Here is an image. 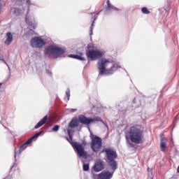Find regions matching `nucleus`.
Masks as SVG:
<instances>
[{
  "label": "nucleus",
  "instance_id": "43",
  "mask_svg": "<svg viewBox=\"0 0 179 179\" xmlns=\"http://www.w3.org/2000/svg\"><path fill=\"white\" fill-rule=\"evenodd\" d=\"M2 85H3V83H0V89H1V87H2Z\"/></svg>",
  "mask_w": 179,
  "mask_h": 179
},
{
  "label": "nucleus",
  "instance_id": "28",
  "mask_svg": "<svg viewBox=\"0 0 179 179\" xmlns=\"http://www.w3.org/2000/svg\"><path fill=\"white\" fill-rule=\"evenodd\" d=\"M45 73H47V75H49V76H52V71H50L48 69H45Z\"/></svg>",
  "mask_w": 179,
  "mask_h": 179
},
{
  "label": "nucleus",
  "instance_id": "18",
  "mask_svg": "<svg viewBox=\"0 0 179 179\" xmlns=\"http://www.w3.org/2000/svg\"><path fill=\"white\" fill-rule=\"evenodd\" d=\"M13 41V35L12 34V32L8 31L6 33V39L4 43L7 45H10Z\"/></svg>",
  "mask_w": 179,
  "mask_h": 179
},
{
  "label": "nucleus",
  "instance_id": "9",
  "mask_svg": "<svg viewBox=\"0 0 179 179\" xmlns=\"http://www.w3.org/2000/svg\"><path fill=\"white\" fill-rule=\"evenodd\" d=\"M47 42L40 36H34L31 38L30 45L32 48H43Z\"/></svg>",
  "mask_w": 179,
  "mask_h": 179
},
{
  "label": "nucleus",
  "instance_id": "41",
  "mask_svg": "<svg viewBox=\"0 0 179 179\" xmlns=\"http://www.w3.org/2000/svg\"><path fill=\"white\" fill-rule=\"evenodd\" d=\"M172 143V145H174V141H173V139L171 141V144Z\"/></svg>",
  "mask_w": 179,
  "mask_h": 179
},
{
  "label": "nucleus",
  "instance_id": "6",
  "mask_svg": "<svg viewBox=\"0 0 179 179\" xmlns=\"http://www.w3.org/2000/svg\"><path fill=\"white\" fill-rule=\"evenodd\" d=\"M86 145H87L86 140H82L81 143L77 141L71 142V146L77 153L79 159H89V153L85 150Z\"/></svg>",
  "mask_w": 179,
  "mask_h": 179
},
{
  "label": "nucleus",
  "instance_id": "3",
  "mask_svg": "<svg viewBox=\"0 0 179 179\" xmlns=\"http://www.w3.org/2000/svg\"><path fill=\"white\" fill-rule=\"evenodd\" d=\"M95 122H102L105 127H107V124L104 122L101 117L96 116L94 117H86L85 115H79L78 117H74L72 118L71 122L69 123V128H76L79 127V124H83V125H90V124H94Z\"/></svg>",
  "mask_w": 179,
  "mask_h": 179
},
{
  "label": "nucleus",
  "instance_id": "2",
  "mask_svg": "<svg viewBox=\"0 0 179 179\" xmlns=\"http://www.w3.org/2000/svg\"><path fill=\"white\" fill-rule=\"evenodd\" d=\"M143 138V130L136 126H131L125 134L127 146L132 149L135 148V145H142Z\"/></svg>",
  "mask_w": 179,
  "mask_h": 179
},
{
  "label": "nucleus",
  "instance_id": "31",
  "mask_svg": "<svg viewBox=\"0 0 179 179\" xmlns=\"http://www.w3.org/2000/svg\"><path fill=\"white\" fill-rule=\"evenodd\" d=\"M75 111H78L77 108H71V113H75Z\"/></svg>",
  "mask_w": 179,
  "mask_h": 179
},
{
  "label": "nucleus",
  "instance_id": "46",
  "mask_svg": "<svg viewBox=\"0 0 179 179\" xmlns=\"http://www.w3.org/2000/svg\"><path fill=\"white\" fill-rule=\"evenodd\" d=\"M148 171H149V168H148Z\"/></svg>",
  "mask_w": 179,
  "mask_h": 179
},
{
  "label": "nucleus",
  "instance_id": "10",
  "mask_svg": "<svg viewBox=\"0 0 179 179\" xmlns=\"http://www.w3.org/2000/svg\"><path fill=\"white\" fill-rule=\"evenodd\" d=\"M110 64H112V66L110 68L106 69L103 76H112V75H114L118 69L122 68L121 64H120V62H116L114 59L113 62H110Z\"/></svg>",
  "mask_w": 179,
  "mask_h": 179
},
{
  "label": "nucleus",
  "instance_id": "36",
  "mask_svg": "<svg viewBox=\"0 0 179 179\" xmlns=\"http://www.w3.org/2000/svg\"><path fill=\"white\" fill-rule=\"evenodd\" d=\"M1 125H3L5 129H8V127H6V126L3 125V124L2 123V121L1 122Z\"/></svg>",
  "mask_w": 179,
  "mask_h": 179
},
{
  "label": "nucleus",
  "instance_id": "15",
  "mask_svg": "<svg viewBox=\"0 0 179 179\" xmlns=\"http://www.w3.org/2000/svg\"><path fill=\"white\" fill-rule=\"evenodd\" d=\"M106 3H107V6L105 8V12L103 13L105 16H107L108 15L107 12H110L111 10H117V12L121 11L120 8L113 6L110 2V0H107Z\"/></svg>",
  "mask_w": 179,
  "mask_h": 179
},
{
  "label": "nucleus",
  "instance_id": "30",
  "mask_svg": "<svg viewBox=\"0 0 179 179\" xmlns=\"http://www.w3.org/2000/svg\"><path fill=\"white\" fill-rule=\"evenodd\" d=\"M26 3H27V5H29L30 6V5H31V1L30 0H26Z\"/></svg>",
  "mask_w": 179,
  "mask_h": 179
},
{
  "label": "nucleus",
  "instance_id": "17",
  "mask_svg": "<svg viewBox=\"0 0 179 179\" xmlns=\"http://www.w3.org/2000/svg\"><path fill=\"white\" fill-rule=\"evenodd\" d=\"M47 120H48V115H45L34 127V129H38L41 127H43L45 122H47Z\"/></svg>",
  "mask_w": 179,
  "mask_h": 179
},
{
  "label": "nucleus",
  "instance_id": "1",
  "mask_svg": "<svg viewBox=\"0 0 179 179\" xmlns=\"http://www.w3.org/2000/svg\"><path fill=\"white\" fill-rule=\"evenodd\" d=\"M84 50L85 48L82 46L76 50V54L68 55L69 58L78 59V61H81V62L84 63L85 65L84 69L90 64V61H97L99 58L104 57V52L99 50H94V46L92 43H89L85 50L87 59L83 57L85 55V53H83Z\"/></svg>",
  "mask_w": 179,
  "mask_h": 179
},
{
  "label": "nucleus",
  "instance_id": "32",
  "mask_svg": "<svg viewBox=\"0 0 179 179\" xmlns=\"http://www.w3.org/2000/svg\"><path fill=\"white\" fill-rule=\"evenodd\" d=\"M17 2H19L20 5H23V0H15Z\"/></svg>",
  "mask_w": 179,
  "mask_h": 179
},
{
  "label": "nucleus",
  "instance_id": "22",
  "mask_svg": "<svg viewBox=\"0 0 179 179\" xmlns=\"http://www.w3.org/2000/svg\"><path fill=\"white\" fill-rule=\"evenodd\" d=\"M13 15H15V16H20V15H22V8H14Z\"/></svg>",
  "mask_w": 179,
  "mask_h": 179
},
{
  "label": "nucleus",
  "instance_id": "39",
  "mask_svg": "<svg viewBox=\"0 0 179 179\" xmlns=\"http://www.w3.org/2000/svg\"><path fill=\"white\" fill-rule=\"evenodd\" d=\"M7 67H8L9 72H10V67H9V64H8Z\"/></svg>",
  "mask_w": 179,
  "mask_h": 179
},
{
  "label": "nucleus",
  "instance_id": "23",
  "mask_svg": "<svg viewBox=\"0 0 179 179\" xmlns=\"http://www.w3.org/2000/svg\"><path fill=\"white\" fill-rule=\"evenodd\" d=\"M160 148H161L162 152H166V149H167V144H166L165 142H161Z\"/></svg>",
  "mask_w": 179,
  "mask_h": 179
},
{
  "label": "nucleus",
  "instance_id": "25",
  "mask_svg": "<svg viewBox=\"0 0 179 179\" xmlns=\"http://www.w3.org/2000/svg\"><path fill=\"white\" fill-rule=\"evenodd\" d=\"M52 131L53 132H58V131H59V125L55 124V125L52 127Z\"/></svg>",
  "mask_w": 179,
  "mask_h": 179
},
{
  "label": "nucleus",
  "instance_id": "4",
  "mask_svg": "<svg viewBox=\"0 0 179 179\" xmlns=\"http://www.w3.org/2000/svg\"><path fill=\"white\" fill-rule=\"evenodd\" d=\"M101 153H105V160L107 164L110 167L111 170L115 171L118 169V162L115 160L118 157L117 151L112 148L104 147Z\"/></svg>",
  "mask_w": 179,
  "mask_h": 179
},
{
  "label": "nucleus",
  "instance_id": "19",
  "mask_svg": "<svg viewBox=\"0 0 179 179\" xmlns=\"http://www.w3.org/2000/svg\"><path fill=\"white\" fill-rule=\"evenodd\" d=\"M25 22H26L27 24H28V27H29V30L31 31H33V33H34V31H33V30H36L37 25H36V24H34V23H32L31 22L27 20V16L25 17Z\"/></svg>",
  "mask_w": 179,
  "mask_h": 179
},
{
  "label": "nucleus",
  "instance_id": "33",
  "mask_svg": "<svg viewBox=\"0 0 179 179\" xmlns=\"http://www.w3.org/2000/svg\"><path fill=\"white\" fill-rule=\"evenodd\" d=\"M133 104H136V98H134L132 100Z\"/></svg>",
  "mask_w": 179,
  "mask_h": 179
},
{
  "label": "nucleus",
  "instance_id": "24",
  "mask_svg": "<svg viewBox=\"0 0 179 179\" xmlns=\"http://www.w3.org/2000/svg\"><path fill=\"white\" fill-rule=\"evenodd\" d=\"M141 12L143 15H149V13H150V11L146 7H143L141 8Z\"/></svg>",
  "mask_w": 179,
  "mask_h": 179
},
{
  "label": "nucleus",
  "instance_id": "20",
  "mask_svg": "<svg viewBox=\"0 0 179 179\" xmlns=\"http://www.w3.org/2000/svg\"><path fill=\"white\" fill-rule=\"evenodd\" d=\"M80 159L83 162V171H89V170L90 169V165L89 164L85 163V160H83L84 158H80Z\"/></svg>",
  "mask_w": 179,
  "mask_h": 179
},
{
  "label": "nucleus",
  "instance_id": "7",
  "mask_svg": "<svg viewBox=\"0 0 179 179\" xmlns=\"http://www.w3.org/2000/svg\"><path fill=\"white\" fill-rule=\"evenodd\" d=\"M88 129L90 132V138L92 141L90 148L94 153H99L103 146V140L99 136L93 134L92 131H90V127H88Z\"/></svg>",
  "mask_w": 179,
  "mask_h": 179
},
{
  "label": "nucleus",
  "instance_id": "37",
  "mask_svg": "<svg viewBox=\"0 0 179 179\" xmlns=\"http://www.w3.org/2000/svg\"><path fill=\"white\" fill-rule=\"evenodd\" d=\"M124 71L127 73V76H129V74H128V71H127V69H124Z\"/></svg>",
  "mask_w": 179,
  "mask_h": 179
},
{
  "label": "nucleus",
  "instance_id": "34",
  "mask_svg": "<svg viewBox=\"0 0 179 179\" xmlns=\"http://www.w3.org/2000/svg\"><path fill=\"white\" fill-rule=\"evenodd\" d=\"M3 59V55L0 54V61Z\"/></svg>",
  "mask_w": 179,
  "mask_h": 179
},
{
  "label": "nucleus",
  "instance_id": "45",
  "mask_svg": "<svg viewBox=\"0 0 179 179\" xmlns=\"http://www.w3.org/2000/svg\"><path fill=\"white\" fill-rule=\"evenodd\" d=\"M175 121H177V117H175Z\"/></svg>",
  "mask_w": 179,
  "mask_h": 179
},
{
  "label": "nucleus",
  "instance_id": "14",
  "mask_svg": "<svg viewBox=\"0 0 179 179\" xmlns=\"http://www.w3.org/2000/svg\"><path fill=\"white\" fill-rule=\"evenodd\" d=\"M42 134H44V130H40L36 134L30 137L23 143V146H27V145H31V143H33V141H34V139L36 141Z\"/></svg>",
  "mask_w": 179,
  "mask_h": 179
},
{
  "label": "nucleus",
  "instance_id": "21",
  "mask_svg": "<svg viewBox=\"0 0 179 179\" xmlns=\"http://www.w3.org/2000/svg\"><path fill=\"white\" fill-rule=\"evenodd\" d=\"M96 20H97V17H94V20L90 27V36H93V29L94 27V23H95Z\"/></svg>",
  "mask_w": 179,
  "mask_h": 179
},
{
  "label": "nucleus",
  "instance_id": "44",
  "mask_svg": "<svg viewBox=\"0 0 179 179\" xmlns=\"http://www.w3.org/2000/svg\"><path fill=\"white\" fill-rule=\"evenodd\" d=\"M94 13H96V12L91 13L90 15H94Z\"/></svg>",
  "mask_w": 179,
  "mask_h": 179
},
{
  "label": "nucleus",
  "instance_id": "12",
  "mask_svg": "<svg viewBox=\"0 0 179 179\" xmlns=\"http://www.w3.org/2000/svg\"><path fill=\"white\" fill-rule=\"evenodd\" d=\"M92 169L94 173H100V171H103V170H104V161L100 159H97Z\"/></svg>",
  "mask_w": 179,
  "mask_h": 179
},
{
  "label": "nucleus",
  "instance_id": "42",
  "mask_svg": "<svg viewBox=\"0 0 179 179\" xmlns=\"http://www.w3.org/2000/svg\"><path fill=\"white\" fill-rule=\"evenodd\" d=\"M1 8H2V3H0V10H1Z\"/></svg>",
  "mask_w": 179,
  "mask_h": 179
},
{
  "label": "nucleus",
  "instance_id": "27",
  "mask_svg": "<svg viewBox=\"0 0 179 179\" xmlns=\"http://www.w3.org/2000/svg\"><path fill=\"white\" fill-rule=\"evenodd\" d=\"M159 136H160L161 142H164V141H167V138L166 137H164V133H161Z\"/></svg>",
  "mask_w": 179,
  "mask_h": 179
},
{
  "label": "nucleus",
  "instance_id": "8",
  "mask_svg": "<svg viewBox=\"0 0 179 179\" xmlns=\"http://www.w3.org/2000/svg\"><path fill=\"white\" fill-rule=\"evenodd\" d=\"M110 62H114V59L113 58H99L97 62V69L99 71L98 79H100L101 76H104L106 73V71H107V66Z\"/></svg>",
  "mask_w": 179,
  "mask_h": 179
},
{
  "label": "nucleus",
  "instance_id": "38",
  "mask_svg": "<svg viewBox=\"0 0 179 179\" xmlns=\"http://www.w3.org/2000/svg\"><path fill=\"white\" fill-rule=\"evenodd\" d=\"M101 12H103V10H101L98 13H96L97 15H100V13H101Z\"/></svg>",
  "mask_w": 179,
  "mask_h": 179
},
{
  "label": "nucleus",
  "instance_id": "29",
  "mask_svg": "<svg viewBox=\"0 0 179 179\" xmlns=\"http://www.w3.org/2000/svg\"><path fill=\"white\" fill-rule=\"evenodd\" d=\"M0 61H1V62H3V64H5V65H6V66H8V63L6 62V61L5 60V59H1Z\"/></svg>",
  "mask_w": 179,
  "mask_h": 179
},
{
  "label": "nucleus",
  "instance_id": "40",
  "mask_svg": "<svg viewBox=\"0 0 179 179\" xmlns=\"http://www.w3.org/2000/svg\"><path fill=\"white\" fill-rule=\"evenodd\" d=\"M98 109V112L100 113V111H101V108H96Z\"/></svg>",
  "mask_w": 179,
  "mask_h": 179
},
{
  "label": "nucleus",
  "instance_id": "26",
  "mask_svg": "<svg viewBox=\"0 0 179 179\" xmlns=\"http://www.w3.org/2000/svg\"><path fill=\"white\" fill-rule=\"evenodd\" d=\"M66 96L67 97V101H69V99L71 97V90H69V88H68L66 91Z\"/></svg>",
  "mask_w": 179,
  "mask_h": 179
},
{
  "label": "nucleus",
  "instance_id": "13",
  "mask_svg": "<svg viewBox=\"0 0 179 179\" xmlns=\"http://www.w3.org/2000/svg\"><path fill=\"white\" fill-rule=\"evenodd\" d=\"M114 171L112 170V172L110 171H102L100 173H99L97 179H111L113 178V176H114Z\"/></svg>",
  "mask_w": 179,
  "mask_h": 179
},
{
  "label": "nucleus",
  "instance_id": "11",
  "mask_svg": "<svg viewBox=\"0 0 179 179\" xmlns=\"http://www.w3.org/2000/svg\"><path fill=\"white\" fill-rule=\"evenodd\" d=\"M26 148H27V146L23 145L22 144L20 146L18 151H16L17 148H15V152H14L15 161L13 163V166L10 168V171H15V169H13V168L15 167V166H16V163H17V159H16V157L17 155L19 156V155H20V153H22V152H23V150L26 149Z\"/></svg>",
  "mask_w": 179,
  "mask_h": 179
},
{
  "label": "nucleus",
  "instance_id": "16",
  "mask_svg": "<svg viewBox=\"0 0 179 179\" xmlns=\"http://www.w3.org/2000/svg\"><path fill=\"white\" fill-rule=\"evenodd\" d=\"M74 133H75V130H73L72 129H68L67 134H68L69 138H68V136H64L65 139L69 141L70 145H71L72 142H75V141H73V134Z\"/></svg>",
  "mask_w": 179,
  "mask_h": 179
},
{
  "label": "nucleus",
  "instance_id": "35",
  "mask_svg": "<svg viewBox=\"0 0 179 179\" xmlns=\"http://www.w3.org/2000/svg\"><path fill=\"white\" fill-rule=\"evenodd\" d=\"M5 116L4 114H1V121H3V117Z\"/></svg>",
  "mask_w": 179,
  "mask_h": 179
},
{
  "label": "nucleus",
  "instance_id": "5",
  "mask_svg": "<svg viewBox=\"0 0 179 179\" xmlns=\"http://www.w3.org/2000/svg\"><path fill=\"white\" fill-rule=\"evenodd\" d=\"M66 52V49L65 48H63L55 45H49L43 50L44 57L52 59L61 58Z\"/></svg>",
  "mask_w": 179,
  "mask_h": 179
}]
</instances>
